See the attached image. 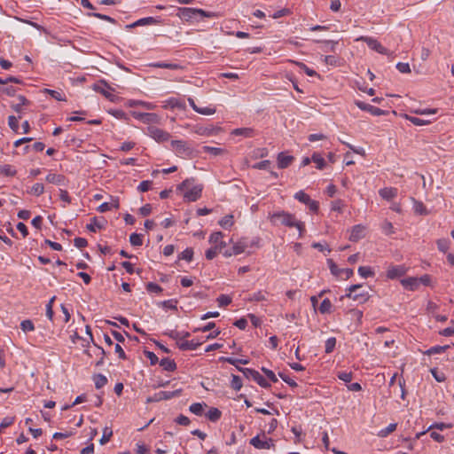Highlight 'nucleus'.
<instances>
[{"label": "nucleus", "instance_id": "obj_1", "mask_svg": "<svg viewBox=\"0 0 454 454\" xmlns=\"http://www.w3.org/2000/svg\"><path fill=\"white\" fill-rule=\"evenodd\" d=\"M194 179H185L180 184L177 185V190L180 192L185 191L184 198L186 201L193 202L198 200L201 197L203 185L197 184L192 185Z\"/></svg>", "mask_w": 454, "mask_h": 454}, {"label": "nucleus", "instance_id": "obj_2", "mask_svg": "<svg viewBox=\"0 0 454 454\" xmlns=\"http://www.w3.org/2000/svg\"><path fill=\"white\" fill-rule=\"evenodd\" d=\"M270 220L274 225L281 224L292 228L295 224L294 221L296 220V217L293 214L281 210L270 215Z\"/></svg>", "mask_w": 454, "mask_h": 454}, {"label": "nucleus", "instance_id": "obj_3", "mask_svg": "<svg viewBox=\"0 0 454 454\" xmlns=\"http://www.w3.org/2000/svg\"><path fill=\"white\" fill-rule=\"evenodd\" d=\"M363 285H352L348 288V293L346 294V297L357 301L358 303H364L370 298V294L367 291L362 290Z\"/></svg>", "mask_w": 454, "mask_h": 454}, {"label": "nucleus", "instance_id": "obj_4", "mask_svg": "<svg viewBox=\"0 0 454 454\" xmlns=\"http://www.w3.org/2000/svg\"><path fill=\"white\" fill-rule=\"evenodd\" d=\"M238 371L242 372L247 379L254 380L262 387L268 388L270 387V384L264 377L254 369L238 367Z\"/></svg>", "mask_w": 454, "mask_h": 454}, {"label": "nucleus", "instance_id": "obj_5", "mask_svg": "<svg viewBox=\"0 0 454 454\" xmlns=\"http://www.w3.org/2000/svg\"><path fill=\"white\" fill-rule=\"evenodd\" d=\"M146 134L158 143H164L168 141L171 137V135L168 132L154 125H149L146 128Z\"/></svg>", "mask_w": 454, "mask_h": 454}, {"label": "nucleus", "instance_id": "obj_6", "mask_svg": "<svg viewBox=\"0 0 454 454\" xmlns=\"http://www.w3.org/2000/svg\"><path fill=\"white\" fill-rule=\"evenodd\" d=\"M92 89L102 94L105 98L112 102H115L118 98L117 96L112 94L109 90H114L106 81L100 80L92 85Z\"/></svg>", "mask_w": 454, "mask_h": 454}, {"label": "nucleus", "instance_id": "obj_7", "mask_svg": "<svg viewBox=\"0 0 454 454\" xmlns=\"http://www.w3.org/2000/svg\"><path fill=\"white\" fill-rule=\"evenodd\" d=\"M182 389H176L175 391H160L155 393L152 396H148L146 399V403H156L162 400H169L171 398L179 396L181 395Z\"/></svg>", "mask_w": 454, "mask_h": 454}, {"label": "nucleus", "instance_id": "obj_8", "mask_svg": "<svg viewBox=\"0 0 454 454\" xmlns=\"http://www.w3.org/2000/svg\"><path fill=\"white\" fill-rule=\"evenodd\" d=\"M171 146L178 156L189 157L192 154V148L184 140H172Z\"/></svg>", "mask_w": 454, "mask_h": 454}, {"label": "nucleus", "instance_id": "obj_9", "mask_svg": "<svg viewBox=\"0 0 454 454\" xmlns=\"http://www.w3.org/2000/svg\"><path fill=\"white\" fill-rule=\"evenodd\" d=\"M178 16L185 20H190L192 19L195 15L200 14L205 17H212L213 15L211 13H207L205 11L201 9H195V8H188V7H182L178 9Z\"/></svg>", "mask_w": 454, "mask_h": 454}, {"label": "nucleus", "instance_id": "obj_10", "mask_svg": "<svg viewBox=\"0 0 454 454\" xmlns=\"http://www.w3.org/2000/svg\"><path fill=\"white\" fill-rule=\"evenodd\" d=\"M294 198L300 202L307 205L310 211L317 213L319 209V204L317 201L313 200L310 197L302 191H300L294 194Z\"/></svg>", "mask_w": 454, "mask_h": 454}, {"label": "nucleus", "instance_id": "obj_11", "mask_svg": "<svg viewBox=\"0 0 454 454\" xmlns=\"http://www.w3.org/2000/svg\"><path fill=\"white\" fill-rule=\"evenodd\" d=\"M358 41H363L366 43L368 47L380 54L387 55L388 50L385 48L380 42H378L376 39L369 36H361L357 39Z\"/></svg>", "mask_w": 454, "mask_h": 454}, {"label": "nucleus", "instance_id": "obj_12", "mask_svg": "<svg viewBox=\"0 0 454 454\" xmlns=\"http://www.w3.org/2000/svg\"><path fill=\"white\" fill-rule=\"evenodd\" d=\"M356 105L358 108H360L363 111H366L371 113L374 116H380L386 114V111L381 110L380 108H378L376 106H373L370 104L362 102V101H356Z\"/></svg>", "mask_w": 454, "mask_h": 454}, {"label": "nucleus", "instance_id": "obj_13", "mask_svg": "<svg viewBox=\"0 0 454 454\" xmlns=\"http://www.w3.org/2000/svg\"><path fill=\"white\" fill-rule=\"evenodd\" d=\"M250 444L259 450H262V449L269 450L274 446L273 440L271 438L262 441L260 439L259 435L253 437L250 440Z\"/></svg>", "mask_w": 454, "mask_h": 454}, {"label": "nucleus", "instance_id": "obj_14", "mask_svg": "<svg viewBox=\"0 0 454 454\" xmlns=\"http://www.w3.org/2000/svg\"><path fill=\"white\" fill-rule=\"evenodd\" d=\"M406 273V268L403 265L390 266L387 270V277L390 279L400 278Z\"/></svg>", "mask_w": 454, "mask_h": 454}, {"label": "nucleus", "instance_id": "obj_15", "mask_svg": "<svg viewBox=\"0 0 454 454\" xmlns=\"http://www.w3.org/2000/svg\"><path fill=\"white\" fill-rule=\"evenodd\" d=\"M254 244V242L250 243L247 239L242 238L241 239H239L237 243H235L233 245L232 253H234L235 254H240L243 252H245V250L248 247L253 246Z\"/></svg>", "mask_w": 454, "mask_h": 454}, {"label": "nucleus", "instance_id": "obj_16", "mask_svg": "<svg viewBox=\"0 0 454 454\" xmlns=\"http://www.w3.org/2000/svg\"><path fill=\"white\" fill-rule=\"evenodd\" d=\"M294 158L291 155H286L285 153H279L278 154V167L279 168H286L294 161Z\"/></svg>", "mask_w": 454, "mask_h": 454}, {"label": "nucleus", "instance_id": "obj_17", "mask_svg": "<svg viewBox=\"0 0 454 454\" xmlns=\"http://www.w3.org/2000/svg\"><path fill=\"white\" fill-rule=\"evenodd\" d=\"M45 180L50 184L65 185L67 178L64 175L61 174L49 173L46 176Z\"/></svg>", "mask_w": 454, "mask_h": 454}, {"label": "nucleus", "instance_id": "obj_18", "mask_svg": "<svg viewBox=\"0 0 454 454\" xmlns=\"http://www.w3.org/2000/svg\"><path fill=\"white\" fill-rule=\"evenodd\" d=\"M159 22H160V20L153 17H146V18L140 19V20L133 22L132 24L127 25L126 27L133 28V27H136L138 26L154 25V24H158Z\"/></svg>", "mask_w": 454, "mask_h": 454}, {"label": "nucleus", "instance_id": "obj_19", "mask_svg": "<svg viewBox=\"0 0 454 454\" xmlns=\"http://www.w3.org/2000/svg\"><path fill=\"white\" fill-rule=\"evenodd\" d=\"M364 236V227L358 224L355 225L351 231L349 240L353 242H356Z\"/></svg>", "mask_w": 454, "mask_h": 454}, {"label": "nucleus", "instance_id": "obj_20", "mask_svg": "<svg viewBox=\"0 0 454 454\" xmlns=\"http://www.w3.org/2000/svg\"><path fill=\"white\" fill-rule=\"evenodd\" d=\"M223 234L221 231L214 232L209 237V242L222 250L225 247V242L222 240Z\"/></svg>", "mask_w": 454, "mask_h": 454}, {"label": "nucleus", "instance_id": "obj_21", "mask_svg": "<svg viewBox=\"0 0 454 454\" xmlns=\"http://www.w3.org/2000/svg\"><path fill=\"white\" fill-rule=\"evenodd\" d=\"M120 207L119 199L118 198H113L112 197V202H104L102 203L98 210L101 213L106 212L111 210L112 208L118 209Z\"/></svg>", "mask_w": 454, "mask_h": 454}, {"label": "nucleus", "instance_id": "obj_22", "mask_svg": "<svg viewBox=\"0 0 454 454\" xmlns=\"http://www.w3.org/2000/svg\"><path fill=\"white\" fill-rule=\"evenodd\" d=\"M176 345L180 350L185 351V350L197 349V348L200 345V343L195 341L194 340H185L183 342L177 341Z\"/></svg>", "mask_w": 454, "mask_h": 454}, {"label": "nucleus", "instance_id": "obj_23", "mask_svg": "<svg viewBox=\"0 0 454 454\" xmlns=\"http://www.w3.org/2000/svg\"><path fill=\"white\" fill-rule=\"evenodd\" d=\"M451 427H452L451 424H447V423H443V422H435L427 428V432L433 430V429H438V430L442 431L444 429H449ZM424 434H426V431L418 433L416 434V439H419L421 437V435H423Z\"/></svg>", "mask_w": 454, "mask_h": 454}, {"label": "nucleus", "instance_id": "obj_24", "mask_svg": "<svg viewBox=\"0 0 454 454\" xmlns=\"http://www.w3.org/2000/svg\"><path fill=\"white\" fill-rule=\"evenodd\" d=\"M397 192H398L397 189L393 188V187L383 188V189H380L379 192L380 197L387 200H391L394 198H395L397 196Z\"/></svg>", "mask_w": 454, "mask_h": 454}, {"label": "nucleus", "instance_id": "obj_25", "mask_svg": "<svg viewBox=\"0 0 454 454\" xmlns=\"http://www.w3.org/2000/svg\"><path fill=\"white\" fill-rule=\"evenodd\" d=\"M401 284L405 289L414 291L419 287V279L418 278H407L402 279Z\"/></svg>", "mask_w": 454, "mask_h": 454}, {"label": "nucleus", "instance_id": "obj_26", "mask_svg": "<svg viewBox=\"0 0 454 454\" xmlns=\"http://www.w3.org/2000/svg\"><path fill=\"white\" fill-rule=\"evenodd\" d=\"M163 107L166 109L167 108L184 109L185 107V104L176 98H171L165 102V105L163 106Z\"/></svg>", "mask_w": 454, "mask_h": 454}, {"label": "nucleus", "instance_id": "obj_27", "mask_svg": "<svg viewBox=\"0 0 454 454\" xmlns=\"http://www.w3.org/2000/svg\"><path fill=\"white\" fill-rule=\"evenodd\" d=\"M160 365L163 368V370L168 372H174L176 369V362L168 357L162 358L160 361Z\"/></svg>", "mask_w": 454, "mask_h": 454}, {"label": "nucleus", "instance_id": "obj_28", "mask_svg": "<svg viewBox=\"0 0 454 454\" xmlns=\"http://www.w3.org/2000/svg\"><path fill=\"white\" fill-rule=\"evenodd\" d=\"M105 220L99 221L96 216L91 218L90 223L87 224V229L91 232H96L97 230L104 228Z\"/></svg>", "mask_w": 454, "mask_h": 454}, {"label": "nucleus", "instance_id": "obj_29", "mask_svg": "<svg viewBox=\"0 0 454 454\" xmlns=\"http://www.w3.org/2000/svg\"><path fill=\"white\" fill-rule=\"evenodd\" d=\"M18 99H19L20 103L19 104H12L11 106V107L17 114H20L21 111H22V108H21L22 106H27V105L30 104V102L22 95H19L18 96Z\"/></svg>", "mask_w": 454, "mask_h": 454}, {"label": "nucleus", "instance_id": "obj_30", "mask_svg": "<svg viewBox=\"0 0 454 454\" xmlns=\"http://www.w3.org/2000/svg\"><path fill=\"white\" fill-rule=\"evenodd\" d=\"M94 346H95L94 355L100 356V358L96 362L95 365L97 367H99L104 364V357L106 355V352L105 351V349L102 347H100L95 343H94Z\"/></svg>", "mask_w": 454, "mask_h": 454}, {"label": "nucleus", "instance_id": "obj_31", "mask_svg": "<svg viewBox=\"0 0 454 454\" xmlns=\"http://www.w3.org/2000/svg\"><path fill=\"white\" fill-rule=\"evenodd\" d=\"M151 67H157V68H167V69H171V70L182 69V67L178 64L166 63V62L153 63V64H151Z\"/></svg>", "mask_w": 454, "mask_h": 454}, {"label": "nucleus", "instance_id": "obj_32", "mask_svg": "<svg viewBox=\"0 0 454 454\" xmlns=\"http://www.w3.org/2000/svg\"><path fill=\"white\" fill-rule=\"evenodd\" d=\"M141 120L145 123H157L160 120L159 116L153 113L141 114Z\"/></svg>", "mask_w": 454, "mask_h": 454}, {"label": "nucleus", "instance_id": "obj_33", "mask_svg": "<svg viewBox=\"0 0 454 454\" xmlns=\"http://www.w3.org/2000/svg\"><path fill=\"white\" fill-rule=\"evenodd\" d=\"M220 361H223L230 364H232V365L236 366L237 369H238V367H239L238 365L239 364H247L249 363V361L247 359H238V358H233V357H221Z\"/></svg>", "mask_w": 454, "mask_h": 454}, {"label": "nucleus", "instance_id": "obj_34", "mask_svg": "<svg viewBox=\"0 0 454 454\" xmlns=\"http://www.w3.org/2000/svg\"><path fill=\"white\" fill-rule=\"evenodd\" d=\"M221 415H222L221 411H219L217 408H214V407L210 408L206 414L207 418L213 422H215L218 419H220Z\"/></svg>", "mask_w": 454, "mask_h": 454}, {"label": "nucleus", "instance_id": "obj_35", "mask_svg": "<svg viewBox=\"0 0 454 454\" xmlns=\"http://www.w3.org/2000/svg\"><path fill=\"white\" fill-rule=\"evenodd\" d=\"M44 192V185L41 183L35 184L27 193L32 194L34 196L39 197Z\"/></svg>", "mask_w": 454, "mask_h": 454}, {"label": "nucleus", "instance_id": "obj_36", "mask_svg": "<svg viewBox=\"0 0 454 454\" xmlns=\"http://www.w3.org/2000/svg\"><path fill=\"white\" fill-rule=\"evenodd\" d=\"M233 135L244 136L246 137H252L254 136V129L251 128H239L232 131Z\"/></svg>", "mask_w": 454, "mask_h": 454}, {"label": "nucleus", "instance_id": "obj_37", "mask_svg": "<svg viewBox=\"0 0 454 454\" xmlns=\"http://www.w3.org/2000/svg\"><path fill=\"white\" fill-rule=\"evenodd\" d=\"M450 345L434 346V347L430 348L429 349H427V351H425L424 354L427 355V356L440 354V353L446 351L448 348H450Z\"/></svg>", "mask_w": 454, "mask_h": 454}, {"label": "nucleus", "instance_id": "obj_38", "mask_svg": "<svg viewBox=\"0 0 454 454\" xmlns=\"http://www.w3.org/2000/svg\"><path fill=\"white\" fill-rule=\"evenodd\" d=\"M95 387L100 389L107 383V379L105 375L98 373L93 377Z\"/></svg>", "mask_w": 454, "mask_h": 454}, {"label": "nucleus", "instance_id": "obj_39", "mask_svg": "<svg viewBox=\"0 0 454 454\" xmlns=\"http://www.w3.org/2000/svg\"><path fill=\"white\" fill-rule=\"evenodd\" d=\"M207 406L206 403H194L192 405H190L189 410L191 412H192L195 415L200 416L202 415L204 411V407Z\"/></svg>", "mask_w": 454, "mask_h": 454}, {"label": "nucleus", "instance_id": "obj_40", "mask_svg": "<svg viewBox=\"0 0 454 454\" xmlns=\"http://www.w3.org/2000/svg\"><path fill=\"white\" fill-rule=\"evenodd\" d=\"M16 169L9 164L0 166V174L5 176H14L16 175Z\"/></svg>", "mask_w": 454, "mask_h": 454}, {"label": "nucleus", "instance_id": "obj_41", "mask_svg": "<svg viewBox=\"0 0 454 454\" xmlns=\"http://www.w3.org/2000/svg\"><path fill=\"white\" fill-rule=\"evenodd\" d=\"M311 160L317 164L318 169H323L325 167V160L319 153H314L311 156Z\"/></svg>", "mask_w": 454, "mask_h": 454}, {"label": "nucleus", "instance_id": "obj_42", "mask_svg": "<svg viewBox=\"0 0 454 454\" xmlns=\"http://www.w3.org/2000/svg\"><path fill=\"white\" fill-rule=\"evenodd\" d=\"M234 223V221H233V215H227L225 216H223L220 221H219V224L223 228V229H229L231 228Z\"/></svg>", "mask_w": 454, "mask_h": 454}, {"label": "nucleus", "instance_id": "obj_43", "mask_svg": "<svg viewBox=\"0 0 454 454\" xmlns=\"http://www.w3.org/2000/svg\"><path fill=\"white\" fill-rule=\"evenodd\" d=\"M21 116L19 115V117H15L14 115H10L8 117V125L11 128L12 131L15 133L19 132V121L18 120L20 119Z\"/></svg>", "mask_w": 454, "mask_h": 454}, {"label": "nucleus", "instance_id": "obj_44", "mask_svg": "<svg viewBox=\"0 0 454 454\" xmlns=\"http://www.w3.org/2000/svg\"><path fill=\"white\" fill-rule=\"evenodd\" d=\"M112 436H113L112 428L106 427L103 430V435H102L101 439L99 440L100 444L104 445L106 442H108Z\"/></svg>", "mask_w": 454, "mask_h": 454}, {"label": "nucleus", "instance_id": "obj_45", "mask_svg": "<svg viewBox=\"0 0 454 454\" xmlns=\"http://www.w3.org/2000/svg\"><path fill=\"white\" fill-rule=\"evenodd\" d=\"M396 427H397L396 423H391L386 428L381 429L379 432L378 435L380 437H387L388 434H390L391 433L395 431Z\"/></svg>", "mask_w": 454, "mask_h": 454}, {"label": "nucleus", "instance_id": "obj_46", "mask_svg": "<svg viewBox=\"0 0 454 454\" xmlns=\"http://www.w3.org/2000/svg\"><path fill=\"white\" fill-rule=\"evenodd\" d=\"M358 273L362 278H369L374 276V271L369 266H360L358 268Z\"/></svg>", "mask_w": 454, "mask_h": 454}, {"label": "nucleus", "instance_id": "obj_47", "mask_svg": "<svg viewBox=\"0 0 454 454\" xmlns=\"http://www.w3.org/2000/svg\"><path fill=\"white\" fill-rule=\"evenodd\" d=\"M146 291L150 294H160L163 289L158 284L153 282H148L145 285Z\"/></svg>", "mask_w": 454, "mask_h": 454}, {"label": "nucleus", "instance_id": "obj_48", "mask_svg": "<svg viewBox=\"0 0 454 454\" xmlns=\"http://www.w3.org/2000/svg\"><path fill=\"white\" fill-rule=\"evenodd\" d=\"M193 257V249L192 247H187L184 249L179 255V260H185L187 262H191Z\"/></svg>", "mask_w": 454, "mask_h": 454}, {"label": "nucleus", "instance_id": "obj_49", "mask_svg": "<svg viewBox=\"0 0 454 454\" xmlns=\"http://www.w3.org/2000/svg\"><path fill=\"white\" fill-rule=\"evenodd\" d=\"M327 264L333 275L339 277L342 273V269H339L333 259H327Z\"/></svg>", "mask_w": 454, "mask_h": 454}, {"label": "nucleus", "instance_id": "obj_50", "mask_svg": "<svg viewBox=\"0 0 454 454\" xmlns=\"http://www.w3.org/2000/svg\"><path fill=\"white\" fill-rule=\"evenodd\" d=\"M335 346H336V338L335 337L328 338L325 341V353L326 354L332 353L334 350Z\"/></svg>", "mask_w": 454, "mask_h": 454}, {"label": "nucleus", "instance_id": "obj_51", "mask_svg": "<svg viewBox=\"0 0 454 454\" xmlns=\"http://www.w3.org/2000/svg\"><path fill=\"white\" fill-rule=\"evenodd\" d=\"M87 15L90 17H95V18L108 21L113 24L116 23V20L114 18H112L108 15H106V14L99 13V12H89Z\"/></svg>", "mask_w": 454, "mask_h": 454}, {"label": "nucleus", "instance_id": "obj_52", "mask_svg": "<svg viewBox=\"0 0 454 454\" xmlns=\"http://www.w3.org/2000/svg\"><path fill=\"white\" fill-rule=\"evenodd\" d=\"M332 308V302L329 299H325L319 306V311L322 314L330 313Z\"/></svg>", "mask_w": 454, "mask_h": 454}, {"label": "nucleus", "instance_id": "obj_53", "mask_svg": "<svg viewBox=\"0 0 454 454\" xmlns=\"http://www.w3.org/2000/svg\"><path fill=\"white\" fill-rule=\"evenodd\" d=\"M265 300H266V295H265V293H263L262 291L254 293L247 298L248 301H262Z\"/></svg>", "mask_w": 454, "mask_h": 454}, {"label": "nucleus", "instance_id": "obj_54", "mask_svg": "<svg viewBox=\"0 0 454 454\" xmlns=\"http://www.w3.org/2000/svg\"><path fill=\"white\" fill-rule=\"evenodd\" d=\"M202 149H203V152L211 153L215 156L220 155L224 153V150L223 148H219V147H212V146L205 145V146H203Z\"/></svg>", "mask_w": 454, "mask_h": 454}, {"label": "nucleus", "instance_id": "obj_55", "mask_svg": "<svg viewBox=\"0 0 454 454\" xmlns=\"http://www.w3.org/2000/svg\"><path fill=\"white\" fill-rule=\"evenodd\" d=\"M129 242L134 247H139L143 244L142 235L137 233H132L129 236Z\"/></svg>", "mask_w": 454, "mask_h": 454}, {"label": "nucleus", "instance_id": "obj_56", "mask_svg": "<svg viewBox=\"0 0 454 454\" xmlns=\"http://www.w3.org/2000/svg\"><path fill=\"white\" fill-rule=\"evenodd\" d=\"M436 243L437 247L441 252L446 253L450 247V240L448 239H440Z\"/></svg>", "mask_w": 454, "mask_h": 454}, {"label": "nucleus", "instance_id": "obj_57", "mask_svg": "<svg viewBox=\"0 0 454 454\" xmlns=\"http://www.w3.org/2000/svg\"><path fill=\"white\" fill-rule=\"evenodd\" d=\"M231 387L238 391V390H240V388L242 387V380L239 376L238 375H234L232 374V380H231Z\"/></svg>", "mask_w": 454, "mask_h": 454}, {"label": "nucleus", "instance_id": "obj_58", "mask_svg": "<svg viewBox=\"0 0 454 454\" xmlns=\"http://www.w3.org/2000/svg\"><path fill=\"white\" fill-rule=\"evenodd\" d=\"M44 92L51 95L53 98H55L58 101H66V98L59 91L45 89Z\"/></svg>", "mask_w": 454, "mask_h": 454}, {"label": "nucleus", "instance_id": "obj_59", "mask_svg": "<svg viewBox=\"0 0 454 454\" xmlns=\"http://www.w3.org/2000/svg\"><path fill=\"white\" fill-rule=\"evenodd\" d=\"M219 252H221V250L218 248V246H214L206 251V258L207 260H213Z\"/></svg>", "mask_w": 454, "mask_h": 454}, {"label": "nucleus", "instance_id": "obj_60", "mask_svg": "<svg viewBox=\"0 0 454 454\" xmlns=\"http://www.w3.org/2000/svg\"><path fill=\"white\" fill-rule=\"evenodd\" d=\"M430 372L437 382H444L446 380L444 373L439 372L437 368H432Z\"/></svg>", "mask_w": 454, "mask_h": 454}, {"label": "nucleus", "instance_id": "obj_61", "mask_svg": "<svg viewBox=\"0 0 454 454\" xmlns=\"http://www.w3.org/2000/svg\"><path fill=\"white\" fill-rule=\"evenodd\" d=\"M406 119L409 120L412 124L416 126H423L430 123L429 121H426L418 117L406 115Z\"/></svg>", "mask_w": 454, "mask_h": 454}, {"label": "nucleus", "instance_id": "obj_62", "mask_svg": "<svg viewBox=\"0 0 454 454\" xmlns=\"http://www.w3.org/2000/svg\"><path fill=\"white\" fill-rule=\"evenodd\" d=\"M20 328L23 332H31L35 330V325L31 320L26 319L20 323Z\"/></svg>", "mask_w": 454, "mask_h": 454}, {"label": "nucleus", "instance_id": "obj_63", "mask_svg": "<svg viewBox=\"0 0 454 454\" xmlns=\"http://www.w3.org/2000/svg\"><path fill=\"white\" fill-rule=\"evenodd\" d=\"M163 308H167L172 310H177V301L176 300H167L160 303Z\"/></svg>", "mask_w": 454, "mask_h": 454}, {"label": "nucleus", "instance_id": "obj_64", "mask_svg": "<svg viewBox=\"0 0 454 454\" xmlns=\"http://www.w3.org/2000/svg\"><path fill=\"white\" fill-rule=\"evenodd\" d=\"M337 377L344 382H350L353 379V374L351 372H340Z\"/></svg>", "mask_w": 454, "mask_h": 454}]
</instances>
